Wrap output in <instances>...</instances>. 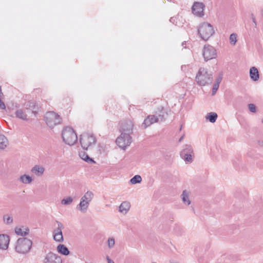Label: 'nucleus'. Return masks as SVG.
<instances>
[{
    "mask_svg": "<svg viewBox=\"0 0 263 263\" xmlns=\"http://www.w3.org/2000/svg\"><path fill=\"white\" fill-rule=\"evenodd\" d=\"M172 20H173V18H171L170 19V21H172Z\"/></svg>",
    "mask_w": 263,
    "mask_h": 263,
    "instance_id": "44",
    "label": "nucleus"
},
{
    "mask_svg": "<svg viewBox=\"0 0 263 263\" xmlns=\"http://www.w3.org/2000/svg\"><path fill=\"white\" fill-rule=\"evenodd\" d=\"M130 208V203L129 202L127 201H123L119 207V211L123 214H126L129 210Z\"/></svg>",
    "mask_w": 263,
    "mask_h": 263,
    "instance_id": "17",
    "label": "nucleus"
},
{
    "mask_svg": "<svg viewBox=\"0 0 263 263\" xmlns=\"http://www.w3.org/2000/svg\"><path fill=\"white\" fill-rule=\"evenodd\" d=\"M3 95L1 87L0 86V97Z\"/></svg>",
    "mask_w": 263,
    "mask_h": 263,
    "instance_id": "43",
    "label": "nucleus"
},
{
    "mask_svg": "<svg viewBox=\"0 0 263 263\" xmlns=\"http://www.w3.org/2000/svg\"><path fill=\"white\" fill-rule=\"evenodd\" d=\"M32 241L25 237L18 238L17 240L15 250L20 254L28 253L32 247Z\"/></svg>",
    "mask_w": 263,
    "mask_h": 263,
    "instance_id": "5",
    "label": "nucleus"
},
{
    "mask_svg": "<svg viewBox=\"0 0 263 263\" xmlns=\"http://www.w3.org/2000/svg\"><path fill=\"white\" fill-rule=\"evenodd\" d=\"M261 122H262V123L263 124V119H262V120H261Z\"/></svg>",
    "mask_w": 263,
    "mask_h": 263,
    "instance_id": "45",
    "label": "nucleus"
},
{
    "mask_svg": "<svg viewBox=\"0 0 263 263\" xmlns=\"http://www.w3.org/2000/svg\"><path fill=\"white\" fill-rule=\"evenodd\" d=\"M80 143L82 148L85 150L91 149L96 144L97 140L92 134H84L81 136Z\"/></svg>",
    "mask_w": 263,
    "mask_h": 263,
    "instance_id": "6",
    "label": "nucleus"
},
{
    "mask_svg": "<svg viewBox=\"0 0 263 263\" xmlns=\"http://www.w3.org/2000/svg\"><path fill=\"white\" fill-rule=\"evenodd\" d=\"M9 145L7 138L4 135H0V149H4Z\"/></svg>",
    "mask_w": 263,
    "mask_h": 263,
    "instance_id": "21",
    "label": "nucleus"
},
{
    "mask_svg": "<svg viewBox=\"0 0 263 263\" xmlns=\"http://www.w3.org/2000/svg\"><path fill=\"white\" fill-rule=\"evenodd\" d=\"M170 263H180L179 259H171L170 260Z\"/></svg>",
    "mask_w": 263,
    "mask_h": 263,
    "instance_id": "38",
    "label": "nucleus"
},
{
    "mask_svg": "<svg viewBox=\"0 0 263 263\" xmlns=\"http://www.w3.org/2000/svg\"><path fill=\"white\" fill-rule=\"evenodd\" d=\"M9 236L6 234L0 235V249L2 250H6L9 243Z\"/></svg>",
    "mask_w": 263,
    "mask_h": 263,
    "instance_id": "14",
    "label": "nucleus"
},
{
    "mask_svg": "<svg viewBox=\"0 0 263 263\" xmlns=\"http://www.w3.org/2000/svg\"><path fill=\"white\" fill-rule=\"evenodd\" d=\"M221 80H222V77H219L218 78H217L216 79L215 84H217L219 85V84L221 82Z\"/></svg>",
    "mask_w": 263,
    "mask_h": 263,
    "instance_id": "37",
    "label": "nucleus"
},
{
    "mask_svg": "<svg viewBox=\"0 0 263 263\" xmlns=\"http://www.w3.org/2000/svg\"><path fill=\"white\" fill-rule=\"evenodd\" d=\"M183 139V136L180 138V139L179 140V142H181Z\"/></svg>",
    "mask_w": 263,
    "mask_h": 263,
    "instance_id": "42",
    "label": "nucleus"
},
{
    "mask_svg": "<svg viewBox=\"0 0 263 263\" xmlns=\"http://www.w3.org/2000/svg\"><path fill=\"white\" fill-rule=\"evenodd\" d=\"M73 201V198L71 197H67L61 200V203L63 205L70 204Z\"/></svg>",
    "mask_w": 263,
    "mask_h": 263,
    "instance_id": "30",
    "label": "nucleus"
},
{
    "mask_svg": "<svg viewBox=\"0 0 263 263\" xmlns=\"http://www.w3.org/2000/svg\"><path fill=\"white\" fill-rule=\"evenodd\" d=\"M248 108L249 110L253 113H255L257 111L256 106L252 103H250L248 104Z\"/></svg>",
    "mask_w": 263,
    "mask_h": 263,
    "instance_id": "33",
    "label": "nucleus"
},
{
    "mask_svg": "<svg viewBox=\"0 0 263 263\" xmlns=\"http://www.w3.org/2000/svg\"><path fill=\"white\" fill-rule=\"evenodd\" d=\"M31 171L36 176L40 177L44 174L45 168L42 165H35L31 168Z\"/></svg>",
    "mask_w": 263,
    "mask_h": 263,
    "instance_id": "16",
    "label": "nucleus"
},
{
    "mask_svg": "<svg viewBox=\"0 0 263 263\" xmlns=\"http://www.w3.org/2000/svg\"><path fill=\"white\" fill-rule=\"evenodd\" d=\"M43 263H62V260L58 254L49 252L45 256Z\"/></svg>",
    "mask_w": 263,
    "mask_h": 263,
    "instance_id": "12",
    "label": "nucleus"
},
{
    "mask_svg": "<svg viewBox=\"0 0 263 263\" xmlns=\"http://www.w3.org/2000/svg\"><path fill=\"white\" fill-rule=\"evenodd\" d=\"M202 54L205 61L215 59L217 56L216 49L210 45H206L204 46L202 50Z\"/></svg>",
    "mask_w": 263,
    "mask_h": 263,
    "instance_id": "11",
    "label": "nucleus"
},
{
    "mask_svg": "<svg viewBox=\"0 0 263 263\" xmlns=\"http://www.w3.org/2000/svg\"><path fill=\"white\" fill-rule=\"evenodd\" d=\"M133 127L134 123L133 121L131 120H128L126 121V122H125L123 125L122 127V132H125L126 133L130 134L133 132Z\"/></svg>",
    "mask_w": 263,
    "mask_h": 263,
    "instance_id": "15",
    "label": "nucleus"
},
{
    "mask_svg": "<svg viewBox=\"0 0 263 263\" xmlns=\"http://www.w3.org/2000/svg\"><path fill=\"white\" fill-rule=\"evenodd\" d=\"M196 81L197 83L201 86L210 85L213 81L211 73L204 68H200L196 74Z\"/></svg>",
    "mask_w": 263,
    "mask_h": 263,
    "instance_id": "2",
    "label": "nucleus"
},
{
    "mask_svg": "<svg viewBox=\"0 0 263 263\" xmlns=\"http://www.w3.org/2000/svg\"><path fill=\"white\" fill-rule=\"evenodd\" d=\"M16 117L18 118L22 119L23 120H26L27 119V115L25 111V110L22 109H19L16 111L15 112Z\"/></svg>",
    "mask_w": 263,
    "mask_h": 263,
    "instance_id": "24",
    "label": "nucleus"
},
{
    "mask_svg": "<svg viewBox=\"0 0 263 263\" xmlns=\"http://www.w3.org/2000/svg\"><path fill=\"white\" fill-rule=\"evenodd\" d=\"M44 118L47 125L50 128H53L62 122V119L60 116L53 111L46 112Z\"/></svg>",
    "mask_w": 263,
    "mask_h": 263,
    "instance_id": "7",
    "label": "nucleus"
},
{
    "mask_svg": "<svg viewBox=\"0 0 263 263\" xmlns=\"http://www.w3.org/2000/svg\"><path fill=\"white\" fill-rule=\"evenodd\" d=\"M93 197L94 194L91 191L86 192L81 197L79 204L77 206V209L82 213H86Z\"/></svg>",
    "mask_w": 263,
    "mask_h": 263,
    "instance_id": "4",
    "label": "nucleus"
},
{
    "mask_svg": "<svg viewBox=\"0 0 263 263\" xmlns=\"http://www.w3.org/2000/svg\"><path fill=\"white\" fill-rule=\"evenodd\" d=\"M15 233L22 236H25L29 234V229L28 228H16L15 229Z\"/></svg>",
    "mask_w": 263,
    "mask_h": 263,
    "instance_id": "22",
    "label": "nucleus"
},
{
    "mask_svg": "<svg viewBox=\"0 0 263 263\" xmlns=\"http://www.w3.org/2000/svg\"><path fill=\"white\" fill-rule=\"evenodd\" d=\"M180 156L186 163H192L194 157V153L192 146L190 144L184 145L180 153Z\"/></svg>",
    "mask_w": 263,
    "mask_h": 263,
    "instance_id": "8",
    "label": "nucleus"
},
{
    "mask_svg": "<svg viewBox=\"0 0 263 263\" xmlns=\"http://www.w3.org/2000/svg\"><path fill=\"white\" fill-rule=\"evenodd\" d=\"M56 223L57 224L58 227L53 231V234L62 233V229H64V226H63V224L59 221H56Z\"/></svg>",
    "mask_w": 263,
    "mask_h": 263,
    "instance_id": "27",
    "label": "nucleus"
},
{
    "mask_svg": "<svg viewBox=\"0 0 263 263\" xmlns=\"http://www.w3.org/2000/svg\"><path fill=\"white\" fill-rule=\"evenodd\" d=\"M205 6L201 2H195L192 6V10L193 13L198 17H202L204 15V9Z\"/></svg>",
    "mask_w": 263,
    "mask_h": 263,
    "instance_id": "13",
    "label": "nucleus"
},
{
    "mask_svg": "<svg viewBox=\"0 0 263 263\" xmlns=\"http://www.w3.org/2000/svg\"><path fill=\"white\" fill-rule=\"evenodd\" d=\"M53 239L57 242H62L64 240L62 233L53 234Z\"/></svg>",
    "mask_w": 263,
    "mask_h": 263,
    "instance_id": "29",
    "label": "nucleus"
},
{
    "mask_svg": "<svg viewBox=\"0 0 263 263\" xmlns=\"http://www.w3.org/2000/svg\"><path fill=\"white\" fill-rule=\"evenodd\" d=\"M57 249L58 253L65 256L68 255L70 253L67 247L63 244H59L57 246Z\"/></svg>",
    "mask_w": 263,
    "mask_h": 263,
    "instance_id": "20",
    "label": "nucleus"
},
{
    "mask_svg": "<svg viewBox=\"0 0 263 263\" xmlns=\"http://www.w3.org/2000/svg\"><path fill=\"white\" fill-rule=\"evenodd\" d=\"M217 114L214 112H211L207 114L205 117L206 119L209 120V121L211 123H214L217 120Z\"/></svg>",
    "mask_w": 263,
    "mask_h": 263,
    "instance_id": "26",
    "label": "nucleus"
},
{
    "mask_svg": "<svg viewBox=\"0 0 263 263\" xmlns=\"http://www.w3.org/2000/svg\"><path fill=\"white\" fill-rule=\"evenodd\" d=\"M79 155L80 157L86 161L87 163H95L96 162L94 161L93 159L89 157V156L85 152L83 151H81L79 152Z\"/></svg>",
    "mask_w": 263,
    "mask_h": 263,
    "instance_id": "19",
    "label": "nucleus"
},
{
    "mask_svg": "<svg viewBox=\"0 0 263 263\" xmlns=\"http://www.w3.org/2000/svg\"><path fill=\"white\" fill-rule=\"evenodd\" d=\"M252 21H253V23L254 24L255 26L256 27L257 22L256 21L255 17L253 16H252Z\"/></svg>",
    "mask_w": 263,
    "mask_h": 263,
    "instance_id": "40",
    "label": "nucleus"
},
{
    "mask_svg": "<svg viewBox=\"0 0 263 263\" xmlns=\"http://www.w3.org/2000/svg\"><path fill=\"white\" fill-rule=\"evenodd\" d=\"M106 259L107 261V263H115V262L112 260L108 256L106 257Z\"/></svg>",
    "mask_w": 263,
    "mask_h": 263,
    "instance_id": "39",
    "label": "nucleus"
},
{
    "mask_svg": "<svg viewBox=\"0 0 263 263\" xmlns=\"http://www.w3.org/2000/svg\"><path fill=\"white\" fill-rule=\"evenodd\" d=\"M117 144L122 149L125 148L130 145L132 142L130 134L125 132H122L120 136L116 139Z\"/></svg>",
    "mask_w": 263,
    "mask_h": 263,
    "instance_id": "9",
    "label": "nucleus"
},
{
    "mask_svg": "<svg viewBox=\"0 0 263 263\" xmlns=\"http://www.w3.org/2000/svg\"><path fill=\"white\" fill-rule=\"evenodd\" d=\"M0 108L2 109H5L6 108V106L5 103L1 100L0 99Z\"/></svg>",
    "mask_w": 263,
    "mask_h": 263,
    "instance_id": "36",
    "label": "nucleus"
},
{
    "mask_svg": "<svg viewBox=\"0 0 263 263\" xmlns=\"http://www.w3.org/2000/svg\"><path fill=\"white\" fill-rule=\"evenodd\" d=\"M189 192L186 190H184L181 195V197L183 202L186 205H189L191 203V201L189 199Z\"/></svg>",
    "mask_w": 263,
    "mask_h": 263,
    "instance_id": "23",
    "label": "nucleus"
},
{
    "mask_svg": "<svg viewBox=\"0 0 263 263\" xmlns=\"http://www.w3.org/2000/svg\"><path fill=\"white\" fill-rule=\"evenodd\" d=\"M4 220L7 224H10L13 221L12 217L7 215L4 216Z\"/></svg>",
    "mask_w": 263,
    "mask_h": 263,
    "instance_id": "34",
    "label": "nucleus"
},
{
    "mask_svg": "<svg viewBox=\"0 0 263 263\" xmlns=\"http://www.w3.org/2000/svg\"><path fill=\"white\" fill-rule=\"evenodd\" d=\"M19 180L23 183L29 184L32 182V179L29 175L24 174L20 176Z\"/></svg>",
    "mask_w": 263,
    "mask_h": 263,
    "instance_id": "25",
    "label": "nucleus"
},
{
    "mask_svg": "<svg viewBox=\"0 0 263 263\" xmlns=\"http://www.w3.org/2000/svg\"><path fill=\"white\" fill-rule=\"evenodd\" d=\"M142 181V178L140 175H135L130 180V182L132 184L140 183Z\"/></svg>",
    "mask_w": 263,
    "mask_h": 263,
    "instance_id": "28",
    "label": "nucleus"
},
{
    "mask_svg": "<svg viewBox=\"0 0 263 263\" xmlns=\"http://www.w3.org/2000/svg\"><path fill=\"white\" fill-rule=\"evenodd\" d=\"M62 138L63 142L70 146L73 145L78 141L77 135L70 127H65L62 132Z\"/></svg>",
    "mask_w": 263,
    "mask_h": 263,
    "instance_id": "1",
    "label": "nucleus"
},
{
    "mask_svg": "<svg viewBox=\"0 0 263 263\" xmlns=\"http://www.w3.org/2000/svg\"><path fill=\"white\" fill-rule=\"evenodd\" d=\"M159 120L161 121L164 120L163 114L159 115L158 117L155 115H148L144 119L142 124V127L143 128H146L155 123L159 122Z\"/></svg>",
    "mask_w": 263,
    "mask_h": 263,
    "instance_id": "10",
    "label": "nucleus"
},
{
    "mask_svg": "<svg viewBox=\"0 0 263 263\" xmlns=\"http://www.w3.org/2000/svg\"><path fill=\"white\" fill-rule=\"evenodd\" d=\"M230 42L232 45H235L237 42V34L232 33L230 36Z\"/></svg>",
    "mask_w": 263,
    "mask_h": 263,
    "instance_id": "32",
    "label": "nucleus"
},
{
    "mask_svg": "<svg viewBox=\"0 0 263 263\" xmlns=\"http://www.w3.org/2000/svg\"><path fill=\"white\" fill-rule=\"evenodd\" d=\"M168 1H171V0H167Z\"/></svg>",
    "mask_w": 263,
    "mask_h": 263,
    "instance_id": "46",
    "label": "nucleus"
},
{
    "mask_svg": "<svg viewBox=\"0 0 263 263\" xmlns=\"http://www.w3.org/2000/svg\"><path fill=\"white\" fill-rule=\"evenodd\" d=\"M108 247L109 249H112L115 245V238L112 237H109L107 241Z\"/></svg>",
    "mask_w": 263,
    "mask_h": 263,
    "instance_id": "31",
    "label": "nucleus"
},
{
    "mask_svg": "<svg viewBox=\"0 0 263 263\" xmlns=\"http://www.w3.org/2000/svg\"><path fill=\"white\" fill-rule=\"evenodd\" d=\"M29 104H30L29 105V107H32V105H31V104H32V106H34V103H33V102H30V103H29Z\"/></svg>",
    "mask_w": 263,
    "mask_h": 263,
    "instance_id": "41",
    "label": "nucleus"
},
{
    "mask_svg": "<svg viewBox=\"0 0 263 263\" xmlns=\"http://www.w3.org/2000/svg\"><path fill=\"white\" fill-rule=\"evenodd\" d=\"M250 77L251 80L254 81H257L259 78V72L257 68L255 67H252L250 69Z\"/></svg>",
    "mask_w": 263,
    "mask_h": 263,
    "instance_id": "18",
    "label": "nucleus"
},
{
    "mask_svg": "<svg viewBox=\"0 0 263 263\" xmlns=\"http://www.w3.org/2000/svg\"><path fill=\"white\" fill-rule=\"evenodd\" d=\"M198 32L200 37L203 40L207 41L214 34L215 31L211 24L207 22H204L199 25Z\"/></svg>",
    "mask_w": 263,
    "mask_h": 263,
    "instance_id": "3",
    "label": "nucleus"
},
{
    "mask_svg": "<svg viewBox=\"0 0 263 263\" xmlns=\"http://www.w3.org/2000/svg\"><path fill=\"white\" fill-rule=\"evenodd\" d=\"M219 85L217 84H215L213 85V88H212V95L214 96L216 91H217L218 88H219Z\"/></svg>",
    "mask_w": 263,
    "mask_h": 263,
    "instance_id": "35",
    "label": "nucleus"
}]
</instances>
